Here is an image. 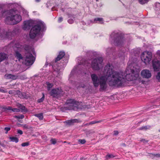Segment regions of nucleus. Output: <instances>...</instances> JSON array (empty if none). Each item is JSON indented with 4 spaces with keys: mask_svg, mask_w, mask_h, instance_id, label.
Listing matches in <instances>:
<instances>
[{
    "mask_svg": "<svg viewBox=\"0 0 160 160\" xmlns=\"http://www.w3.org/2000/svg\"><path fill=\"white\" fill-rule=\"evenodd\" d=\"M10 130V128L6 127L4 128V130L6 131V133H7Z\"/></svg>",
    "mask_w": 160,
    "mask_h": 160,
    "instance_id": "39",
    "label": "nucleus"
},
{
    "mask_svg": "<svg viewBox=\"0 0 160 160\" xmlns=\"http://www.w3.org/2000/svg\"><path fill=\"white\" fill-rule=\"evenodd\" d=\"M66 141L64 142V143H66Z\"/></svg>",
    "mask_w": 160,
    "mask_h": 160,
    "instance_id": "55",
    "label": "nucleus"
},
{
    "mask_svg": "<svg viewBox=\"0 0 160 160\" xmlns=\"http://www.w3.org/2000/svg\"><path fill=\"white\" fill-rule=\"evenodd\" d=\"M114 157V156L113 155L111 154H108L106 156V158L107 159H109L110 158H113Z\"/></svg>",
    "mask_w": 160,
    "mask_h": 160,
    "instance_id": "27",
    "label": "nucleus"
},
{
    "mask_svg": "<svg viewBox=\"0 0 160 160\" xmlns=\"http://www.w3.org/2000/svg\"><path fill=\"white\" fill-rule=\"evenodd\" d=\"M63 18L62 17H59L58 19V22H60L62 21Z\"/></svg>",
    "mask_w": 160,
    "mask_h": 160,
    "instance_id": "42",
    "label": "nucleus"
},
{
    "mask_svg": "<svg viewBox=\"0 0 160 160\" xmlns=\"http://www.w3.org/2000/svg\"><path fill=\"white\" fill-rule=\"evenodd\" d=\"M15 118H19V119H22L24 118V116L23 115H20L18 116H15Z\"/></svg>",
    "mask_w": 160,
    "mask_h": 160,
    "instance_id": "32",
    "label": "nucleus"
},
{
    "mask_svg": "<svg viewBox=\"0 0 160 160\" xmlns=\"http://www.w3.org/2000/svg\"><path fill=\"white\" fill-rule=\"evenodd\" d=\"M21 110H22V111L25 112L27 111V109H26L25 106L21 105L20 107L19 108Z\"/></svg>",
    "mask_w": 160,
    "mask_h": 160,
    "instance_id": "30",
    "label": "nucleus"
},
{
    "mask_svg": "<svg viewBox=\"0 0 160 160\" xmlns=\"http://www.w3.org/2000/svg\"><path fill=\"white\" fill-rule=\"evenodd\" d=\"M8 58L7 55L3 53H0V62Z\"/></svg>",
    "mask_w": 160,
    "mask_h": 160,
    "instance_id": "19",
    "label": "nucleus"
},
{
    "mask_svg": "<svg viewBox=\"0 0 160 160\" xmlns=\"http://www.w3.org/2000/svg\"><path fill=\"white\" fill-rule=\"evenodd\" d=\"M44 98H45V95H44V93H43L42 97L41 98L39 99H38V102L39 103H40V102H42V101L44 100Z\"/></svg>",
    "mask_w": 160,
    "mask_h": 160,
    "instance_id": "28",
    "label": "nucleus"
},
{
    "mask_svg": "<svg viewBox=\"0 0 160 160\" xmlns=\"http://www.w3.org/2000/svg\"><path fill=\"white\" fill-rule=\"evenodd\" d=\"M67 109L76 110L78 108V106L80 104L79 102L76 101L73 99L68 100L66 102Z\"/></svg>",
    "mask_w": 160,
    "mask_h": 160,
    "instance_id": "7",
    "label": "nucleus"
},
{
    "mask_svg": "<svg viewBox=\"0 0 160 160\" xmlns=\"http://www.w3.org/2000/svg\"><path fill=\"white\" fill-rule=\"evenodd\" d=\"M36 23L35 21L31 20L25 21L23 22V28L25 30H28L32 26H35Z\"/></svg>",
    "mask_w": 160,
    "mask_h": 160,
    "instance_id": "11",
    "label": "nucleus"
},
{
    "mask_svg": "<svg viewBox=\"0 0 160 160\" xmlns=\"http://www.w3.org/2000/svg\"><path fill=\"white\" fill-rule=\"evenodd\" d=\"M0 92L5 93L6 92V91L0 88Z\"/></svg>",
    "mask_w": 160,
    "mask_h": 160,
    "instance_id": "46",
    "label": "nucleus"
},
{
    "mask_svg": "<svg viewBox=\"0 0 160 160\" xmlns=\"http://www.w3.org/2000/svg\"><path fill=\"white\" fill-rule=\"evenodd\" d=\"M78 141L82 144H84L86 142V141L85 139H79Z\"/></svg>",
    "mask_w": 160,
    "mask_h": 160,
    "instance_id": "38",
    "label": "nucleus"
},
{
    "mask_svg": "<svg viewBox=\"0 0 160 160\" xmlns=\"http://www.w3.org/2000/svg\"><path fill=\"white\" fill-rule=\"evenodd\" d=\"M111 38L112 40V42L115 45L121 46L125 43V39L119 35L117 33H112L111 35Z\"/></svg>",
    "mask_w": 160,
    "mask_h": 160,
    "instance_id": "5",
    "label": "nucleus"
},
{
    "mask_svg": "<svg viewBox=\"0 0 160 160\" xmlns=\"http://www.w3.org/2000/svg\"><path fill=\"white\" fill-rule=\"evenodd\" d=\"M100 122V121H92V122H90L89 123V124H95L96 123H99Z\"/></svg>",
    "mask_w": 160,
    "mask_h": 160,
    "instance_id": "35",
    "label": "nucleus"
},
{
    "mask_svg": "<svg viewBox=\"0 0 160 160\" xmlns=\"http://www.w3.org/2000/svg\"><path fill=\"white\" fill-rule=\"evenodd\" d=\"M35 1L37 2H40V0H35Z\"/></svg>",
    "mask_w": 160,
    "mask_h": 160,
    "instance_id": "52",
    "label": "nucleus"
},
{
    "mask_svg": "<svg viewBox=\"0 0 160 160\" xmlns=\"http://www.w3.org/2000/svg\"><path fill=\"white\" fill-rule=\"evenodd\" d=\"M12 111L13 112H19L20 111V109L17 108H12Z\"/></svg>",
    "mask_w": 160,
    "mask_h": 160,
    "instance_id": "37",
    "label": "nucleus"
},
{
    "mask_svg": "<svg viewBox=\"0 0 160 160\" xmlns=\"http://www.w3.org/2000/svg\"><path fill=\"white\" fill-rule=\"evenodd\" d=\"M15 56L19 61L23 58L24 60V63L27 66L32 65L35 59L34 57L32 56V55L28 51H26L24 58H22L21 54L16 51Z\"/></svg>",
    "mask_w": 160,
    "mask_h": 160,
    "instance_id": "4",
    "label": "nucleus"
},
{
    "mask_svg": "<svg viewBox=\"0 0 160 160\" xmlns=\"http://www.w3.org/2000/svg\"><path fill=\"white\" fill-rule=\"evenodd\" d=\"M47 87V89L49 90L53 87V85L52 83H50L49 82H47L46 83Z\"/></svg>",
    "mask_w": 160,
    "mask_h": 160,
    "instance_id": "24",
    "label": "nucleus"
},
{
    "mask_svg": "<svg viewBox=\"0 0 160 160\" xmlns=\"http://www.w3.org/2000/svg\"><path fill=\"white\" fill-rule=\"evenodd\" d=\"M134 71L132 69H127L126 71V78L128 81H131L136 79L138 77V74H134Z\"/></svg>",
    "mask_w": 160,
    "mask_h": 160,
    "instance_id": "10",
    "label": "nucleus"
},
{
    "mask_svg": "<svg viewBox=\"0 0 160 160\" xmlns=\"http://www.w3.org/2000/svg\"><path fill=\"white\" fill-rule=\"evenodd\" d=\"M159 131L160 132V130H159Z\"/></svg>",
    "mask_w": 160,
    "mask_h": 160,
    "instance_id": "56",
    "label": "nucleus"
},
{
    "mask_svg": "<svg viewBox=\"0 0 160 160\" xmlns=\"http://www.w3.org/2000/svg\"><path fill=\"white\" fill-rule=\"evenodd\" d=\"M34 116L37 117L40 120H42L43 119V117L42 113L35 114Z\"/></svg>",
    "mask_w": 160,
    "mask_h": 160,
    "instance_id": "23",
    "label": "nucleus"
},
{
    "mask_svg": "<svg viewBox=\"0 0 160 160\" xmlns=\"http://www.w3.org/2000/svg\"><path fill=\"white\" fill-rule=\"evenodd\" d=\"M21 105H22L21 104L19 103H17V106L19 108L20 107Z\"/></svg>",
    "mask_w": 160,
    "mask_h": 160,
    "instance_id": "49",
    "label": "nucleus"
},
{
    "mask_svg": "<svg viewBox=\"0 0 160 160\" xmlns=\"http://www.w3.org/2000/svg\"><path fill=\"white\" fill-rule=\"evenodd\" d=\"M5 110H12V107L8 106V107H6V106H3L2 108Z\"/></svg>",
    "mask_w": 160,
    "mask_h": 160,
    "instance_id": "29",
    "label": "nucleus"
},
{
    "mask_svg": "<svg viewBox=\"0 0 160 160\" xmlns=\"http://www.w3.org/2000/svg\"><path fill=\"white\" fill-rule=\"evenodd\" d=\"M156 78L158 81L160 82V72H158L156 76Z\"/></svg>",
    "mask_w": 160,
    "mask_h": 160,
    "instance_id": "34",
    "label": "nucleus"
},
{
    "mask_svg": "<svg viewBox=\"0 0 160 160\" xmlns=\"http://www.w3.org/2000/svg\"><path fill=\"white\" fill-rule=\"evenodd\" d=\"M22 20L21 15L16 13L13 9L9 10L8 13L5 19V22L8 24L15 25L20 22Z\"/></svg>",
    "mask_w": 160,
    "mask_h": 160,
    "instance_id": "3",
    "label": "nucleus"
},
{
    "mask_svg": "<svg viewBox=\"0 0 160 160\" xmlns=\"http://www.w3.org/2000/svg\"><path fill=\"white\" fill-rule=\"evenodd\" d=\"M103 73L106 75V81L110 86H121L125 81L123 72L114 70L112 66L109 64L105 66Z\"/></svg>",
    "mask_w": 160,
    "mask_h": 160,
    "instance_id": "1",
    "label": "nucleus"
},
{
    "mask_svg": "<svg viewBox=\"0 0 160 160\" xmlns=\"http://www.w3.org/2000/svg\"><path fill=\"white\" fill-rule=\"evenodd\" d=\"M5 77L7 79H11L13 80L16 79L18 78V76L11 74H6L5 75Z\"/></svg>",
    "mask_w": 160,
    "mask_h": 160,
    "instance_id": "16",
    "label": "nucleus"
},
{
    "mask_svg": "<svg viewBox=\"0 0 160 160\" xmlns=\"http://www.w3.org/2000/svg\"><path fill=\"white\" fill-rule=\"evenodd\" d=\"M152 65L154 71H158L160 69V62L157 59H155L152 60Z\"/></svg>",
    "mask_w": 160,
    "mask_h": 160,
    "instance_id": "14",
    "label": "nucleus"
},
{
    "mask_svg": "<svg viewBox=\"0 0 160 160\" xmlns=\"http://www.w3.org/2000/svg\"><path fill=\"white\" fill-rule=\"evenodd\" d=\"M68 22L70 24H72L74 22V20L71 18L69 19L68 21Z\"/></svg>",
    "mask_w": 160,
    "mask_h": 160,
    "instance_id": "40",
    "label": "nucleus"
},
{
    "mask_svg": "<svg viewBox=\"0 0 160 160\" xmlns=\"http://www.w3.org/2000/svg\"><path fill=\"white\" fill-rule=\"evenodd\" d=\"M149 128H148L147 126H143L142 127H141L139 128V130H146L148 129Z\"/></svg>",
    "mask_w": 160,
    "mask_h": 160,
    "instance_id": "31",
    "label": "nucleus"
},
{
    "mask_svg": "<svg viewBox=\"0 0 160 160\" xmlns=\"http://www.w3.org/2000/svg\"><path fill=\"white\" fill-rule=\"evenodd\" d=\"M140 141L141 142H142L143 143H145L148 142V141L145 140L144 139H141Z\"/></svg>",
    "mask_w": 160,
    "mask_h": 160,
    "instance_id": "41",
    "label": "nucleus"
},
{
    "mask_svg": "<svg viewBox=\"0 0 160 160\" xmlns=\"http://www.w3.org/2000/svg\"><path fill=\"white\" fill-rule=\"evenodd\" d=\"M41 23L39 22L32 27L30 32L29 35L30 38H34L39 34L41 29Z\"/></svg>",
    "mask_w": 160,
    "mask_h": 160,
    "instance_id": "6",
    "label": "nucleus"
},
{
    "mask_svg": "<svg viewBox=\"0 0 160 160\" xmlns=\"http://www.w3.org/2000/svg\"><path fill=\"white\" fill-rule=\"evenodd\" d=\"M62 91L61 89H54L52 90L50 94L51 96L53 97L58 98L61 96V95L60 94H62Z\"/></svg>",
    "mask_w": 160,
    "mask_h": 160,
    "instance_id": "13",
    "label": "nucleus"
},
{
    "mask_svg": "<svg viewBox=\"0 0 160 160\" xmlns=\"http://www.w3.org/2000/svg\"><path fill=\"white\" fill-rule=\"evenodd\" d=\"M118 134V132L117 131H114L113 134L115 135H117Z\"/></svg>",
    "mask_w": 160,
    "mask_h": 160,
    "instance_id": "45",
    "label": "nucleus"
},
{
    "mask_svg": "<svg viewBox=\"0 0 160 160\" xmlns=\"http://www.w3.org/2000/svg\"><path fill=\"white\" fill-rule=\"evenodd\" d=\"M10 139L12 141L15 142H17L18 141V139L17 138L11 137Z\"/></svg>",
    "mask_w": 160,
    "mask_h": 160,
    "instance_id": "26",
    "label": "nucleus"
},
{
    "mask_svg": "<svg viewBox=\"0 0 160 160\" xmlns=\"http://www.w3.org/2000/svg\"><path fill=\"white\" fill-rule=\"evenodd\" d=\"M17 93L19 97L21 98H25L27 97L26 94L25 92H21L19 91H18Z\"/></svg>",
    "mask_w": 160,
    "mask_h": 160,
    "instance_id": "20",
    "label": "nucleus"
},
{
    "mask_svg": "<svg viewBox=\"0 0 160 160\" xmlns=\"http://www.w3.org/2000/svg\"><path fill=\"white\" fill-rule=\"evenodd\" d=\"M154 156L157 157H160V154H154Z\"/></svg>",
    "mask_w": 160,
    "mask_h": 160,
    "instance_id": "48",
    "label": "nucleus"
},
{
    "mask_svg": "<svg viewBox=\"0 0 160 160\" xmlns=\"http://www.w3.org/2000/svg\"><path fill=\"white\" fill-rule=\"evenodd\" d=\"M157 53L159 55V58L160 59V50H158V51L157 52Z\"/></svg>",
    "mask_w": 160,
    "mask_h": 160,
    "instance_id": "47",
    "label": "nucleus"
},
{
    "mask_svg": "<svg viewBox=\"0 0 160 160\" xmlns=\"http://www.w3.org/2000/svg\"><path fill=\"white\" fill-rule=\"evenodd\" d=\"M65 55V53L64 52H60L55 59V62H56L61 59Z\"/></svg>",
    "mask_w": 160,
    "mask_h": 160,
    "instance_id": "17",
    "label": "nucleus"
},
{
    "mask_svg": "<svg viewBox=\"0 0 160 160\" xmlns=\"http://www.w3.org/2000/svg\"><path fill=\"white\" fill-rule=\"evenodd\" d=\"M13 44V43H11L10 44V46H12V45Z\"/></svg>",
    "mask_w": 160,
    "mask_h": 160,
    "instance_id": "54",
    "label": "nucleus"
},
{
    "mask_svg": "<svg viewBox=\"0 0 160 160\" xmlns=\"http://www.w3.org/2000/svg\"><path fill=\"white\" fill-rule=\"evenodd\" d=\"M21 46L18 43L15 44L14 46L13 47V49L15 51L16 50H20V48Z\"/></svg>",
    "mask_w": 160,
    "mask_h": 160,
    "instance_id": "22",
    "label": "nucleus"
},
{
    "mask_svg": "<svg viewBox=\"0 0 160 160\" xmlns=\"http://www.w3.org/2000/svg\"><path fill=\"white\" fill-rule=\"evenodd\" d=\"M139 3L141 4H144L147 3L149 0H138Z\"/></svg>",
    "mask_w": 160,
    "mask_h": 160,
    "instance_id": "25",
    "label": "nucleus"
},
{
    "mask_svg": "<svg viewBox=\"0 0 160 160\" xmlns=\"http://www.w3.org/2000/svg\"><path fill=\"white\" fill-rule=\"evenodd\" d=\"M22 126L23 128L25 129H28V126L27 124L22 125Z\"/></svg>",
    "mask_w": 160,
    "mask_h": 160,
    "instance_id": "43",
    "label": "nucleus"
},
{
    "mask_svg": "<svg viewBox=\"0 0 160 160\" xmlns=\"http://www.w3.org/2000/svg\"><path fill=\"white\" fill-rule=\"evenodd\" d=\"M141 75L143 78H150L152 74L150 71L148 70L144 69L142 70L141 73Z\"/></svg>",
    "mask_w": 160,
    "mask_h": 160,
    "instance_id": "15",
    "label": "nucleus"
},
{
    "mask_svg": "<svg viewBox=\"0 0 160 160\" xmlns=\"http://www.w3.org/2000/svg\"><path fill=\"white\" fill-rule=\"evenodd\" d=\"M29 145V143L28 142H25L23 143L21 145L22 147H25L28 146Z\"/></svg>",
    "mask_w": 160,
    "mask_h": 160,
    "instance_id": "36",
    "label": "nucleus"
},
{
    "mask_svg": "<svg viewBox=\"0 0 160 160\" xmlns=\"http://www.w3.org/2000/svg\"><path fill=\"white\" fill-rule=\"evenodd\" d=\"M69 17H70V18H72V17H73H73H74V15H69Z\"/></svg>",
    "mask_w": 160,
    "mask_h": 160,
    "instance_id": "51",
    "label": "nucleus"
},
{
    "mask_svg": "<svg viewBox=\"0 0 160 160\" xmlns=\"http://www.w3.org/2000/svg\"><path fill=\"white\" fill-rule=\"evenodd\" d=\"M94 22L101 24L103 23V20L102 18H96L94 19Z\"/></svg>",
    "mask_w": 160,
    "mask_h": 160,
    "instance_id": "21",
    "label": "nucleus"
},
{
    "mask_svg": "<svg viewBox=\"0 0 160 160\" xmlns=\"http://www.w3.org/2000/svg\"><path fill=\"white\" fill-rule=\"evenodd\" d=\"M141 57L142 61L146 64H147L151 60L152 54L151 52L145 51L141 54Z\"/></svg>",
    "mask_w": 160,
    "mask_h": 160,
    "instance_id": "8",
    "label": "nucleus"
},
{
    "mask_svg": "<svg viewBox=\"0 0 160 160\" xmlns=\"http://www.w3.org/2000/svg\"><path fill=\"white\" fill-rule=\"evenodd\" d=\"M13 93V91H9V93L10 94H12Z\"/></svg>",
    "mask_w": 160,
    "mask_h": 160,
    "instance_id": "50",
    "label": "nucleus"
},
{
    "mask_svg": "<svg viewBox=\"0 0 160 160\" xmlns=\"http://www.w3.org/2000/svg\"><path fill=\"white\" fill-rule=\"evenodd\" d=\"M78 121L77 119H71L65 122L69 125H71L74 123L77 122Z\"/></svg>",
    "mask_w": 160,
    "mask_h": 160,
    "instance_id": "18",
    "label": "nucleus"
},
{
    "mask_svg": "<svg viewBox=\"0 0 160 160\" xmlns=\"http://www.w3.org/2000/svg\"><path fill=\"white\" fill-rule=\"evenodd\" d=\"M122 145L123 146H126L125 144V143H122Z\"/></svg>",
    "mask_w": 160,
    "mask_h": 160,
    "instance_id": "53",
    "label": "nucleus"
},
{
    "mask_svg": "<svg viewBox=\"0 0 160 160\" xmlns=\"http://www.w3.org/2000/svg\"><path fill=\"white\" fill-rule=\"evenodd\" d=\"M13 34L11 30H8V31H5L4 30H1L0 31V38L3 39L4 38H10Z\"/></svg>",
    "mask_w": 160,
    "mask_h": 160,
    "instance_id": "12",
    "label": "nucleus"
},
{
    "mask_svg": "<svg viewBox=\"0 0 160 160\" xmlns=\"http://www.w3.org/2000/svg\"><path fill=\"white\" fill-rule=\"evenodd\" d=\"M51 143L53 144H55L56 143V140L55 139L52 138L50 140Z\"/></svg>",
    "mask_w": 160,
    "mask_h": 160,
    "instance_id": "33",
    "label": "nucleus"
},
{
    "mask_svg": "<svg viewBox=\"0 0 160 160\" xmlns=\"http://www.w3.org/2000/svg\"><path fill=\"white\" fill-rule=\"evenodd\" d=\"M102 75L100 76L99 78L96 74H92L91 75V78L94 86L97 87L100 84V88L103 90L106 88L107 84L106 75L104 74L103 71L102 72Z\"/></svg>",
    "mask_w": 160,
    "mask_h": 160,
    "instance_id": "2",
    "label": "nucleus"
},
{
    "mask_svg": "<svg viewBox=\"0 0 160 160\" xmlns=\"http://www.w3.org/2000/svg\"><path fill=\"white\" fill-rule=\"evenodd\" d=\"M18 133L21 135H22L23 133L22 131L20 130H18Z\"/></svg>",
    "mask_w": 160,
    "mask_h": 160,
    "instance_id": "44",
    "label": "nucleus"
},
{
    "mask_svg": "<svg viewBox=\"0 0 160 160\" xmlns=\"http://www.w3.org/2000/svg\"><path fill=\"white\" fill-rule=\"evenodd\" d=\"M103 61L102 58L100 57L94 59L92 62L91 67L94 70H99L102 66V63Z\"/></svg>",
    "mask_w": 160,
    "mask_h": 160,
    "instance_id": "9",
    "label": "nucleus"
}]
</instances>
